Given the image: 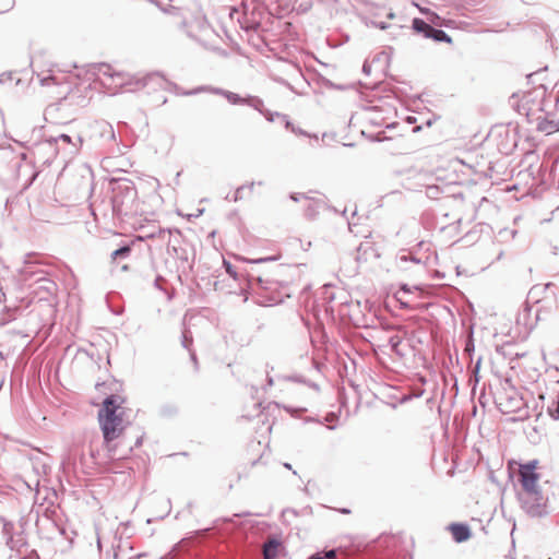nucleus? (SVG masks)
<instances>
[{
	"mask_svg": "<svg viewBox=\"0 0 559 559\" xmlns=\"http://www.w3.org/2000/svg\"><path fill=\"white\" fill-rule=\"evenodd\" d=\"M519 467V481L522 485L523 491L520 495L523 508L533 516H540L545 512L546 500L543 497L538 480L540 478L539 463L537 460L530 461L528 463H518L516 461H510V469H514V466Z\"/></svg>",
	"mask_w": 559,
	"mask_h": 559,
	"instance_id": "f257e3e1",
	"label": "nucleus"
},
{
	"mask_svg": "<svg viewBox=\"0 0 559 559\" xmlns=\"http://www.w3.org/2000/svg\"><path fill=\"white\" fill-rule=\"evenodd\" d=\"M110 186L112 193L111 207L115 216L124 221L142 213L138 191L132 180L115 178L111 179Z\"/></svg>",
	"mask_w": 559,
	"mask_h": 559,
	"instance_id": "f03ea898",
	"label": "nucleus"
},
{
	"mask_svg": "<svg viewBox=\"0 0 559 559\" xmlns=\"http://www.w3.org/2000/svg\"><path fill=\"white\" fill-rule=\"evenodd\" d=\"M122 403L120 395L111 394L104 400L98 411L100 428L107 443L117 439L124 429Z\"/></svg>",
	"mask_w": 559,
	"mask_h": 559,
	"instance_id": "7ed1b4c3",
	"label": "nucleus"
},
{
	"mask_svg": "<svg viewBox=\"0 0 559 559\" xmlns=\"http://www.w3.org/2000/svg\"><path fill=\"white\" fill-rule=\"evenodd\" d=\"M145 238H157L166 241L168 253L180 262V267L183 270L192 269L195 251L193 246L183 238L180 230L158 228L157 231L146 234Z\"/></svg>",
	"mask_w": 559,
	"mask_h": 559,
	"instance_id": "20e7f679",
	"label": "nucleus"
},
{
	"mask_svg": "<svg viewBox=\"0 0 559 559\" xmlns=\"http://www.w3.org/2000/svg\"><path fill=\"white\" fill-rule=\"evenodd\" d=\"M247 283L251 290L259 293L260 290L269 292L271 295L269 299L273 302L282 301V296L275 295L281 283L264 274H255L253 272L247 273Z\"/></svg>",
	"mask_w": 559,
	"mask_h": 559,
	"instance_id": "39448f33",
	"label": "nucleus"
},
{
	"mask_svg": "<svg viewBox=\"0 0 559 559\" xmlns=\"http://www.w3.org/2000/svg\"><path fill=\"white\" fill-rule=\"evenodd\" d=\"M94 73L97 75H103L109 79H112L116 82L117 86H127L131 85V82L126 80V75L121 72H116L111 68V66L107 63H96L93 66Z\"/></svg>",
	"mask_w": 559,
	"mask_h": 559,
	"instance_id": "423d86ee",
	"label": "nucleus"
},
{
	"mask_svg": "<svg viewBox=\"0 0 559 559\" xmlns=\"http://www.w3.org/2000/svg\"><path fill=\"white\" fill-rule=\"evenodd\" d=\"M225 98L231 105H246L253 109H261L262 106V99L253 95L241 96L237 93L228 91L225 94Z\"/></svg>",
	"mask_w": 559,
	"mask_h": 559,
	"instance_id": "0eeeda50",
	"label": "nucleus"
},
{
	"mask_svg": "<svg viewBox=\"0 0 559 559\" xmlns=\"http://www.w3.org/2000/svg\"><path fill=\"white\" fill-rule=\"evenodd\" d=\"M338 419H340L338 413L330 412L322 419L319 417L308 416V417L304 418V421L306 424L313 423L320 427L325 426L328 429L334 430L336 428V425L334 423H337Z\"/></svg>",
	"mask_w": 559,
	"mask_h": 559,
	"instance_id": "6e6552de",
	"label": "nucleus"
},
{
	"mask_svg": "<svg viewBox=\"0 0 559 559\" xmlns=\"http://www.w3.org/2000/svg\"><path fill=\"white\" fill-rule=\"evenodd\" d=\"M448 530L456 543L466 542L472 536L469 527L463 523H452L449 525Z\"/></svg>",
	"mask_w": 559,
	"mask_h": 559,
	"instance_id": "1a4fd4ad",
	"label": "nucleus"
},
{
	"mask_svg": "<svg viewBox=\"0 0 559 559\" xmlns=\"http://www.w3.org/2000/svg\"><path fill=\"white\" fill-rule=\"evenodd\" d=\"M283 548L282 542L277 538H269L263 545V559H276Z\"/></svg>",
	"mask_w": 559,
	"mask_h": 559,
	"instance_id": "9d476101",
	"label": "nucleus"
},
{
	"mask_svg": "<svg viewBox=\"0 0 559 559\" xmlns=\"http://www.w3.org/2000/svg\"><path fill=\"white\" fill-rule=\"evenodd\" d=\"M261 115L265 117V119L270 122H273L276 118L281 119L284 123L285 128H288L290 126V120L287 115L281 114L278 111H271L264 107V102L262 100L261 109H255Z\"/></svg>",
	"mask_w": 559,
	"mask_h": 559,
	"instance_id": "9b49d317",
	"label": "nucleus"
},
{
	"mask_svg": "<svg viewBox=\"0 0 559 559\" xmlns=\"http://www.w3.org/2000/svg\"><path fill=\"white\" fill-rule=\"evenodd\" d=\"M537 129L547 134L555 133L559 131V119L554 120L543 118L540 121L537 122Z\"/></svg>",
	"mask_w": 559,
	"mask_h": 559,
	"instance_id": "f8f14e48",
	"label": "nucleus"
},
{
	"mask_svg": "<svg viewBox=\"0 0 559 559\" xmlns=\"http://www.w3.org/2000/svg\"><path fill=\"white\" fill-rule=\"evenodd\" d=\"M307 201H308V203L305 207V215L308 218L313 219L317 217L320 210L323 207L324 203L320 200H314V199H308Z\"/></svg>",
	"mask_w": 559,
	"mask_h": 559,
	"instance_id": "ddd939ff",
	"label": "nucleus"
},
{
	"mask_svg": "<svg viewBox=\"0 0 559 559\" xmlns=\"http://www.w3.org/2000/svg\"><path fill=\"white\" fill-rule=\"evenodd\" d=\"M546 93H547L546 87L543 84H540L539 86L535 87L530 95L525 96L526 103L530 102L528 97L531 95H534L536 98H540V102L537 105L536 109L539 110V111H545V102H546L545 97H546Z\"/></svg>",
	"mask_w": 559,
	"mask_h": 559,
	"instance_id": "4468645a",
	"label": "nucleus"
},
{
	"mask_svg": "<svg viewBox=\"0 0 559 559\" xmlns=\"http://www.w3.org/2000/svg\"><path fill=\"white\" fill-rule=\"evenodd\" d=\"M402 343H403V338L402 336L400 335H392L389 337L388 340V344L391 348V350L397 355L399 357H404L406 355V353L402 349Z\"/></svg>",
	"mask_w": 559,
	"mask_h": 559,
	"instance_id": "2eb2a0df",
	"label": "nucleus"
},
{
	"mask_svg": "<svg viewBox=\"0 0 559 559\" xmlns=\"http://www.w3.org/2000/svg\"><path fill=\"white\" fill-rule=\"evenodd\" d=\"M426 38L433 39L435 41L438 43H452V38L444 31L435 28L433 26L430 33L426 34Z\"/></svg>",
	"mask_w": 559,
	"mask_h": 559,
	"instance_id": "dca6fc26",
	"label": "nucleus"
},
{
	"mask_svg": "<svg viewBox=\"0 0 559 559\" xmlns=\"http://www.w3.org/2000/svg\"><path fill=\"white\" fill-rule=\"evenodd\" d=\"M412 27L416 33L423 34L426 38V34L430 33L432 25L421 19L415 17L412 22Z\"/></svg>",
	"mask_w": 559,
	"mask_h": 559,
	"instance_id": "f3484780",
	"label": "nucleus"
},
{
	"mask_svg": "<svg viewBox=\"0 0 559 559\" xmlns=\"http://www.w3.org/2000/svg\"><path fill=\"white\" fill-rule=\"evenodd\" d=\"M132 248L130 245H124L111 252L112 261L127 259L131 254Z\"/></svg>",
	"mask_w": 559,
	"mask_h": 559,
	"instance_id": "a211bd4d",
	"label": "nucleus"
},
{
	"mask_svg": "<svg viewBox=\"0 0 559 559\" xmlns=\"http://www.w3.org/2000/svg\"><path fill=\"white\" fill-rule=\"evenodd\" d=\"M100 135L107 138L110 141L116 142V133L112 126L108 122H102L99 124Z\"/></svg>",
	"mask_w": 559,
	"mask_h": 559,
	"instance_id": "6ab92c4d",
	"label": "nucleus"
},
{
	"mask_svg": "<svg viewBox=\"0 0 559 559\" xmlns=\"http://www.w3.org/2000/svg\"><path fill=\"white\" fill-rule=\"evenodd\" d=\"M192 343H193L192 333L189 329H187L185 326L182 330V335H181V345L187 350H191Z\"/></svg>",
	"mask_w": 559,
	"mask_h": 559,
	"instance_id": "aec40b11",
	"label": "nucleus"
},
{
	"mask_svg": "<svg viewBox=\"0 0 559 559\" xmlns=\"http://www.w3.org/2000/svg\"><path fill=\"white\" fill-rule=\"evenodd\" d=\"M49 142H55V143H57V144H58L59 142H62L63 144L72 145L73 150H71V151H70V153H73V152L78 151V146H76L75 144H73V143H72V139H71V136H70V135H68V134H64V133H62V134H60V135H58V136H56V138H51V139L49 140Z\"/></svg>",
	"mask_w": 559,
	"mask_h": 559,
	"instance_id": "412c9836",
	"label": "nucleus"
},
{
	"mask_svg": "<svg viewBox=\"0 0 559 559\" xmlns=\"http://www.w3.org/2000/svg\"><path fill=\"white\" fill-rule=\"evenodd\" d=\"M286 380L293 381V382H298V383H304V384H307L309 388L314 389L316 391H319V385L316 382L306 380L302 376H289V377H286Z\"/></svg>",
	"mask_w": 559,
	"mask_h": 559,
	"instance_id": "4be33fe9",
	"label": "nucleus"
},
{
	"mask_svg": "<svg viewBox=\"0 0 559 559\" xmlns=\"http://www.w3.org/2000/svg\"><path fill=\"white\" fill-rule=\"evenodd\" d=\"M159 413L162 416L170 417L177 413V408L173 405H164L160 407Z\"/></svg>",
	"mask_w": 559,
	"mask_h": 559,
	"instance_id": "5701e85b",
	"label": "nucleus"
},
{
	"mask_svg": "<svg viewBox=\"0 0 559 559\" xmlns=\"http://www.w3.org/2000/svg\"><path fill=\"white\" fill-rule=\"evenodd\" d=\"M155 76H159V74L158 73H152V74H148L146 78L138 79L135 81L136 87L138 88L145 87L147 85L148 81L152 80Z\"/></svg>",
	"mask_w": 559,
	"mask_h": 559,
	"instance_id": "b1692460",
	"label": "nucleus"
},
{
	"mask_svg": "<svg viewBox=\"0 0 559 559\" xmlns=\"http://www.w3.org/2000/svg\"><path fill=\"white\" fill-rule=\"evenodd\" d=\"M224 266L226 269V272L235 280L238 278V273L235 271L234 266L231 265L230 262L224 260Z\"/></svg>",
	"mask_w": 559,
	"mask_h": 559,
	"instance_id": "393cba45",
	"label": "nucleus"
},
{
	"mask_svg": "<svg viewBox=\"0 0 559 559\" xmlns=\"http://www.w3.org/2000/svg\"><path fill=\"white\" fill-rule=\"evenodd\" d=\"M286 129L290 130L293 133H295L297 135L310 136V134L308 132L304 131L299 127H295L292 122H290V126Z\"/></svg>",
	"mask_w": 559,
	"mask_h": 559,
	"instance_id": "a878e982",
	"label": "nucleus"
},
{
	"mask_svg": "<svg viewBox=\"0 0 559 559\" xmlns=\"http://www.w3.org/2000/svg\"><path fill=\"white\" fill-rule=\"evenodd\" d=\"M285 409L293 416V417H300L302 413H305L306 408H294V407H285Z\"/></svg>",
	"mask_w": 559,
	"mask_h": 559,
	"instance_id": "bb28decb",
	"label": "nucleus"
},
{
	"mask_svg": "<svg viewBox=\"0 0 559 559\" xmlns=\"http://www.w3.org/2000/svg\"><path fill=\"white\" fill-rule=\"evenodd\" d=\"M276 260L275 257H265V258H260V259H255V260H249L248 262L250 263H265V262H270V261H274Z\"/></svg>",
	"mask_w": 559,
	"mask_h": 559,
	"instance_id": "cd10ccee",
	"label": "nucleus"
},
{
	"mask_svg": "<svg viewBox=\"0 0 559 559\" xmlns=\"http://www.w3.org/2000/svg\"><path fill=\"white\" fill-rule=\"evenodd\" d=\"M407 260H411L412 262L414 263H420V259H417L415 255H413L412 253H408V254H405V255H402L401 257V261H407Z\"/></svg>",
	"mask_w": 559,
	"mask_h": 559,
	"instance_id": "c85d7f7f",
	"label": "nucleus"
},
{
	"mask_svg": "<svg viewBox=\"0 0 559 559\" xmlns=\"http://www.w3.org/2000/svg\"><path fill=\"white\" fill-rule=\"evenodd\" d=\"M290 199L295 202H299L302 199L308 200V198L304 193H292Z\"/></svg>",
	"mask_w": 559,
	"mask_h": 559,
	"instance_id": "c756f323",
	"label": "nucleus"
},
{
	"mask_svg": "<svg viewBox=\"0 0 559 559\" xmlns=\"http://www.w3.org/2000/svg\"><path fill=\"white\" fill-rule=\"evenodd\" d=\"M243 190H245L243 186L237 188V190L235 192V195H234V201H238V200H240L242 198L241 193H242Z\"/></svg>",
	"mask_w": 559,
	"mask_h": 559,
	"instance_id": "7c9ffc66",
	"label": "nucleus"
},
{
	"mask_svg": "<svg viewBox=\"0 0 559 559\" xmlns=\"http://www.w3.org/2000/svg\"><path fill=\"white\" fill-rule=\"evenodd\" d=\"M312 367L318 373H321V368L323 367V365L318 360L312 359Z\"/></svg>",
	"mask_w": 559,
	"mask_h": 559,
	"instance_id": "2f4dec72",
	"label": "nucleus"
},
{
	"mask_svg": "<svg viewBox=\"0 0 559 559\" xmlns=\"http://www.w3.org/2000/svg\"><path fill=\"white\" fill-rule=\"evenodd\" d=\"M164 281V278L158 275L156 278H155V282H154V286L159 289V290H164V288L162 287L160 285V282Z\"/></svg>",
	"mask_w": 559,
	"mask_h": 559,
	"instance_id": "473e14b6",
	"label": "nucleus"
},
{
	"mask_svg": "<svg viewBox=\"0 0 559 559\" xmlns=\"http://www.w3.org/2000/svg\"><path fill=\"white\" fill-rule=\"evenodd\" d=\"M371 24L376 27H379L381 29H385L389 27V25L385 22H371Z\"/></svg>",
	"mask_w": 559,
	"mask_h": 559,
	"instance_id": "72a5a7b5",
	"label": "nucleus"
},
{
	"mask_svg": "<svg viewBox=\"0 0 559 559\" xmlns=\"http://www.w3.org/2000/svg\"><path fill=\"white\" fill-rule=\"evenodd\" d=\"M212 92H213L214 94L222 95V96H224V97H225V94H226L228 91L216 87V88H213V90H212Z\"/></svg>",
	"mask_w": 559,
	"mask_h": 559,
	"instance_id": "f704fd0d",
	"label": "nucleus"
},
{
	"mask_svg": "<svg viewBox=\"0 0 559 559\" xmlns=\"http://www.w3.org/2000/svg\"><path fill=\"white\" fill-rule=\"evenodd\" d=\"M336 556V552L335 550H329L325 552V556L323 558H326V559H334Z\"/></svg>",
	"mask_w": 559,
	"mask_h": 559,
	"instance_id": "c9c22d12",
	"label": "nucleus"
},
{
	"mask_svg": "<svg viewBox=\"0 0 559 559\" xmlns=\"http://www.w3.org/2000/svg\"><path fill=\"white\" fill-rule=\"evenodd\" d=\"M362 71H364V73H366V74H369V73H370V71H371V66H370L367 61H365V63H364V66H362Z\"/></svg>",
	"mask_w": 559,
	"mask_h": 559,
	"instance_id": "e433bc0d",
	"label": "nucleus"
},
{
	"mask_svg": "<svg viewBox=\"0 0 559 559\" xmlns=\"http://www.w3.org/2000/svg\"><path fill=\"white\" fill-rule=\"evenodd\" d=\"M190 353V358L191 360L193 361V364L197 366L198 365V359H197V355H195V352L193 349L191 350H188Z\"/></svg>",
	"mask_w": 559,
	"mask_h": 559,
	"instance_id": "4c0bfd02",
	"label": "nucleus"
},
{
	"mask_svg": "<svg viewBox=\"0 0 559 559\" xmlns=\"http://www.w3.org/2000/svg\"><path fill=\"white\" fill-rule=\"evenodd\" d=\"M384 329L388 330V331H393V330L402 331V330H404V328H402V326H393V325H385Z\"/></svg>",
	"mask_w": 559,
	"mask_h": 559,
	"instance_id": "58836bf2",
	"label": "nucleus"
},
{
	"mask_svg": "<svg viewBox=\"0 0 559 559\" xmlns=\"http://www.w3.org/2000/svg\"><path fill=\"white\" fill-rule=\"evenodd\" d=\"M430 17H428V20L431 22V23H436V19H439L438 14L437 13H430Z\"/></svg>",
	"mask_w": 559,
	"mask_h": 559,
	"instance_id": "ea45409f",
	"label": "nucleus"
},
{
	"mask_svg": "<svg viewBox=\"0 0 559 559\" xmlns=\"http://www.w3.org/2000/svg\"><path fill=\"white\" fill-rule=\"evenodd\" d=\"M435 191H437V188H435V187H429V188L427 189V193H428V194H435Z\"/></svg>",
	"mask_w": 559,
	"mask_h": 559,
	"instance_id": "a19ab883",
	"label": "nucleus"
},
{
	"mask_svg": "<svg viewBox=\"0 0 559 559\" xmlns=\"http://www.w3.org/2000/svg\"><path fill=\"white\" fill-rule=\"evenodd\" d=\"M435 191H437V188H435V187H429V188L427 189V193H428V194H435Z\"/></svg>",
	"mask_w": 559,
	"mask_h": 559,
	"instance_id": "79ce46f5",
	"label": "nucleus"
},
{
	"mask_svg": "<svg viewBox=\"0 0 559 559\" xmlns=\"http://www.w3.org/2000/svg\"><path fill=\"white\" fill-rule=\"evenodd\" d=\"M142 443V437L136 438L135 447H139Z\"/></svg>",
	"mask_w": 559,
	"mask_h": 559,
	"instance_id": "37998d69",
	"label": "nucleus"
},
{
	"mask_svg": "<svg viewBox=\"0 0 559 559\" xmlns=\"http://www.w3.org/2000/svg\"><path fill=\"white\" fill-rule=\"evenodd\" d=\"M309 559H324V558L320 555H314V556L310 557Z\"/></svg>",
	"mask_w": 559,
	"mask_h": 559,
	"instance_id": "c03bdc74",
	"label": "nucleus"
},
{
	"mask_svg": "<svg viewBox=\"0 0 559 559\" xmlns=\"http://www.w3.org/2000/svg\"><path fill=\"white\" fill-rule=\"evenodd\" d=\"M198 92H199V88H198V90H194V91H192V92H188V93H186V94H187V95H190V94H195V93H198Z\"/></svg>",
	"mask_w": 559,
	"mask_h": 559,
	"instance_id": "a18cd8bd",
	"label": "nucleus"
},
{
	"mask_svg": "<svg viewBox=\"0 0 559 559\" xmlns=\"http://www.w3.org/2000/svg\"><path fill=\"white\" fill-rule=\"evenodd\" d=\"M335 3H340L343 7V0H333Z\"/></svg>",
	"mask_w": 559,
	"mask_h": 559,
	"instance_id": "49530a36",
	"label": "nucleus"
},
{
	"mask_svg": "<svg viewBox=\"0 0 559 559\" xmlns=\"http://www.w3.org/2000/svg\"><path fill=\"white\" fill-rule=\"evenodd\" d=\"M267 384H269V385H272V384H273V379H272V378H269V379H267Z\"/></svg>",
	"mask_w": 559,
	"mask_h": 559,
	"instance_id": "de8ad7c7",
	"label": "nucleus"
},
{
	"mask_svg": "<svg viewBox=\"0 0 559 559\" xmlns=\"http://www.w3.org/2000/svg\"><path fill=\"white\" fill-rule=\"evenodd\" d=\"M253 186H254V182H251L249 186V189L252 190Z\"/></svg>",
	"mask_w": 559,
	"mask_h": 559,
	"instance_id": "09e8293b",
	"label": "nucleus"
},
{
	"mask_svg": "<svg viewBox=\"0 0 559 559\" xmlns=\"http://www.w3.org/2000/svg\"><path fill=\"white\" fill-rule=\"evenodd\" d=\"M421 13H426L428 14V11L424 10V9H420Z\"/></svg>",
	"mask_w": 559,
	"mask_h": 559,
	"instance_id": "8fccbe9b",
	"label": "nucleus"
},
{
	"mask_svg": "<svg viewBox=\"0 0 559 559\" xmlns=\"http://www.w3.org/2000/svg\"><path fill=\"white\" fill-rule=\"evenodd\" d=\"M122 270H123V271L128 270V266H127V265H123V266H122Z\"/></svg>",
	"mask_w": 559,
	"mask_h": 559,
	"instance_id": "3c124183",
	"label": "nucleus"
},
{
	"mask_svg": "<svg viewBox=\"0 0 559 559\" xmlns=\"http://www.w3.org/2000/svg\"><path fill=\"white\" fill-rule=\"evenodd\" d=\"M179 454L185 455V454H187V453H186V452H180Z\"/></svg>",
	"mask_w": 559,
	"mask_h": 559,
	"instance_id": "603ef678",
	"label": "nucleus"
}]
</instances>
